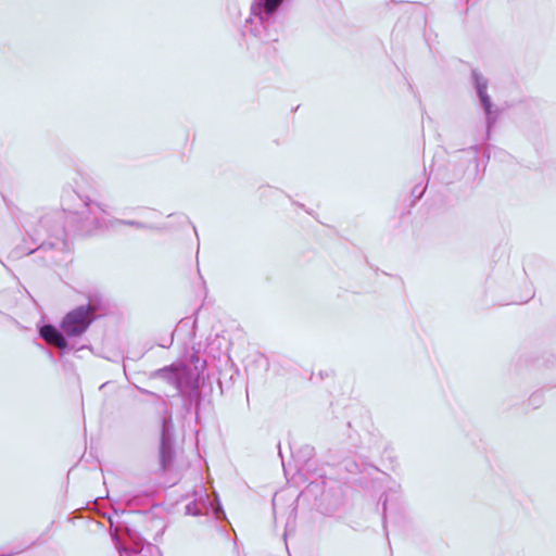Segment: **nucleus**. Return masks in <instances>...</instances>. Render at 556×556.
I'll return each mask as SVG.
<instances>
[{
	"mask_svg": "<svg viewBox=\"0 0 556 556\" xmlns=\"http://www.w3.org/2000/svg\"><path fill=\"white\" fill-rule=\"evenodd\" d=\"M68 216L72 217L74 214L67 215L65 211L50 213L41 217L34 229H27V233L38 247L26 254L36 253L47 266L65 262L70 250L65 229V219Z\"/></svg>",
	"mask_w": 556,
	"mask_h": 556,
	"instance_id": "1",
	"label": "nucleus"
},
{
	"mask_svg": "<svg viewBox=\"0 0 556 556\" xmlns=\"http://www.w3.org/2000/svg\"><path fill=\"white\" fill-rule=\"evenodd\" d=\"M283 0H254L250 16L245 20L242 33H249L262 42L277 41V31L273 29L274 15Z\"/></svg>",
	"mask_w": 556,
	"mask_h": 556,
	"instance_id": "2",
	"label": "nucleus"
},
{
	"mask_svg": "<svg viewBox=\"0 0 556 556\" xmlns=\"http://www.w3.org/2000/svg\"><path fill=\"white\" fill-rule=\"evenodd\" d=\"M150 378H159L175 387L188 402L200 403L199 376L184 363L170 364L151 372Z\"/></svg>",
	"mask_w": 556,
	"mask_h": 556,
	"instance_id": "3",
	"label": "nucleus"
},
{
	"mask_svg": "<svg viewBox=\"0 0 556 556\" xmlns=\"http://www.w3.org/2000/svg\"><path fill=\"white\" fill-rule=\"evenodd\" d=\"M81 201L84 203V207L79 212L81 230L92 232L113 227V219L109 218L108 205L89 197L81 198Z\"/></svg>",
	"mask_w": 556,
	"mask_h": 556,
	"instance_id": "4",
	"label": "nucleus"
},
{
	"mask_svg": "<svg viewBox=\"0 0 556 556\" xmlns=\"http://www.w3.org/2000/svg\"><path fill=\"white\" fill-rule=\"evenodd\" d=\"M97 318V307L93 304L80 305L70 311L62 319L60 328L70 337H79Z\"/></svg>",
	"mask_w": 556,
	"mask_h": 556,
	"instance_id": "5",
	"label": "nucleus"
},
{
	"mask_svg": "<svg viewBox=\"0 0 556 556\" xmlns=\"http://www.w3.org/2000/svg\"><path fill=\"white\" fill-rule=\"evenodd\" d=\"M175 457L173 422L170 418L162 419L161 442H160V465L166 471L173 464Z\"/></svg>",
	"mask_w": 556,
	"mask_h": 556,
	"instance_id": "6",
	"label": "nucleus"
},
{
	"mask_svg": "<svg viewBox=\"0 0 556 556\" xmlns=\"http://www.w3.org/2000/svg\"><path fill=\"white\" fill-rule=\"evenodd\" d=\"M471 78L480 99L481 106L485 113L488 129L492 127V125L496 122L498 112L497 110H493L492 101L486 93L488 89V79L477 70H472Z\"/></svg>",
	"mask_w": 556,
	"mask_h": 556,
	"instance_id": "7",
	"label": "nucleus"
},
{
	"mask_svg": "<svg viewBox=\"0 0 556 556\" xmlns=\"http://www.w3.org/2000/svg\"><path fill=\"white\" fill-rule=\"evenodd\" d=\"M39 336L48 344L55 345L62 353H65L72 349L67 339L65 338L66 334L63 332V330L58 329L51 324L41 326L39 328Z\"/></svg>",
	"mask_w": 556,
	"mask_h": 556,
	"instance_id": "8",
	"label": "nucleus"
},
{
	"mask_svg": "<svg viewBox=\"0 0 556 556\" xmlns=\"http://www.w3.org/2000/svg\"><path fill=\"white\" fill-rule=\"evenodd\" d=\"M128 538L132 541V545L128 548L130 556H153L154 552H159L156 546L146 542L137 533L127 530Z\"/></svg>",
	"mask_w": 556,
	"mask_h": 556,
	"instance_id": "9",
	"label": "nucleus"
},
{
	"mask_svg": "<svg viewBox=\"0 0 556 556\" xmlns=\"http://www.w3.org/2000/svg\"><path fill=\"white\" fill-rule=\"evenodd\" d=\"M401 493V485L397 483H393L392 486L382 495V509H383V526L386 527L387 522V514L389 509L390 502L396 501Z\"/></svg>",
	"mask_w": 556,
	"mask_h": 556,
	"instance_id": "10",
	"label": "nucleus"
},
{
	"mask_svg": "<svg viewBox=\"0 0 556 556\" xmlns=\"http://www.w3.org/2000/svg\"><path fill=\"white\" fill-rule=\"evenodd\" d=\"M186 515L190 516H201L203 515V509H207L206 504L202 501H193L186 505Z\"/></svg>",
	"mask_w": 556,
	"mask_h": 556,
	"instance_id": "11",
	"label": "nucleus"
},
{
	"mask_svg": "<svg viewBox=\"0 0 556 556\" xmlns=\"http://www.w3.org/2000/svg\"><path fill=\"white\" fill-rule=\"evenodd\" d=\"M115 225H127V226L136 227L138 229H154L153 226H150L142 222L128 220V219H118V218L113 219V226H115Z\"/></svg>",
	"mask_w": 556,
	"mask_h": 556,
	"instance_id": "12",
	"label": "nucleus"
},
{
	"mask_svg": "<svg viewBox=\"0 0 556 556\" xmlns=\"http://www.w3.org/2000/svg\"><path fill=\"white\" fill-rule=\"evenodd\" d=\"M425 189L426 187H422L420 185L415 186L412 190V197H414L415 200H419L422 197Z\"/></svg>",
	"mask_w": 556,
	"mask_h": 556,
	"instance_id": "13",
	"label": "nucleus"
},
{
	"mask_svg": "<svg viewBox=\"0 0 556 556\" xmlns=\"http://www.w3.org/2000/svg\"><path fill=\"white\" fill-rule=\"evenodd\" d=\"M173 341H174V333L172 334V337L168 339L167 342H162L159 345L162 346V348L167 349V348H169L173 344Z\"/></svg>",
	"mask_w": 556,
	"mask_h": 556,
	"instance_id": "14",
	"label": "nucleus"
},
{
	"mask_svg": "<svg viewBox=\"0 0 556 556\" xmlns=\"http://www.w3.org/2000/svg\"><path fill=\"white\" fill-rule=\"evenodd\" d=\"M313 451H314V448L308 445L304 446V448H303V452L307 457H311L313 455Z\"/></svg>",
	"mask_w": 556,
	"mask_h": 556,
	"instance_id": "15",
	"label": "nucleus"
},
{
	"mask_svg": "<svg viewBox=\"0 0 556 556\" xmlns=\"http://www.w3.org/2000/svg\"><path fill=\"white\" fill-rule=\"evenodd\" d=\"M138 391H139L140 393H142V394H148V395H152V396L159 397V396H157V394H155V393H153V392H151V391H149V390H146V389H143V388H139V387H138Z\"/></svg>",
	"mask_w": 556,
	"mask_h": 556,
	"instance_id": "16",
	"label": "nucleus"
},
{
	"mask_svg": "<svg viewBox=\"0 0 556 556\" xmlns=\"http://www.w3.org/2000/svg\"><path fill=\"white\" fill-rule=\"evenodd\" d=\"M218 513L224 514L220 505H218V509H217L216 514H218Z\"/></svg>",
	"mask_w": 556,
	"mask_h": 556,
	"instance_id": "17",
	"label": "nucleus"
}]
</instances>
